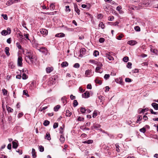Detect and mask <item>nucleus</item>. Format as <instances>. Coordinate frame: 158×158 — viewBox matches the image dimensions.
I'll list each match as a JSON object with an SVG mask.
<instances>
[{
    "label": "nucleus",
    "instance_id": "nucleus-56",
    "mask_svg": "<svg viewBox=\"0 0 158 158\" xmlns=\"http://www.w3.org/2000/svg\"><path fill=\"white\" fill-rule=\"evenodd\" d=\"M23 115V114L22 112L18 114V117L19 118H20L22 117Z\"/></svg>",
    "mask_w": 158,
    "mask_h": 158
},
{
    "label": "nucleus",
    "instance_id": "nucleus-49",
    "mask_svg": "<svg viewBox=\"0 0 158 158\" xmlns=\"http://www.w3.org/2000/svg\"><path fill=\"white\" fill-rule=\"evenodd\" d=\"M97 115V113L96 111H94L92 117L93 118H95Z\"/></svg>",
    "mask_w": 158,
    "mask_h": 158
},
{
    "label": "nucleus",
    "instance_id": "nucleus-46",
    "mask_svg": "<svg viewBox=\"0 0 158 158\" xmlns=\"http://www.w3.org/2000/svg\"><path fill=\"white\" fill-rule=\"evenodd\" d=\"M99 54V52L98 51L95 50L94 53V55L95 56H97Z\"/></svg>",
    "mask_w": 158,
    "mask_h": 158
},
{
    "label": "nucleus",
    "instance_id": "nucleus-64",
    "mask_svg": "<svg viewBox=\"0 0 158 158\" xmlns=\"http://www.w3.org/2000/svg\"><path fill=\"white\" fill-rule=\"evenodd\" d=\"M49 81H50V83H51L53 84V82H54V81L53 80V78L52 77H51L49 78Z\"/></svg>",
    "mask_w": 158,
    "mask_h": 158
},
{
    "label": "nucleus",
    "instance_id": "nucleus-51",
    "mask_svg": "<svg viewBox=\"0 0 158 158\" xmlns=\"http://www.w3.org/2000/svg\"><path fill=\"white\" fill-rule=\"evenodd\" d=\"M2 17L5 20H7L8 19V17L6 15L2 14Z\"/></svg>",
    "mask_w": 158,
    "mask_h": 158
},
{
    "label": "nucleus",
    "instance_id": "nucleus-12",
    "mask_svg": "<svg viewBox=\"0 0 158 158\" xmlns=\"http://www.w3.org/2000/svg\"><path fill=\"white\" fill-rule=\"evenodd\" d=\"M65 139L63 134H61L60 136V140L62 143L65 141Z\"/></svg>",
    "mask_w": 158,
    "mask_h": 158
},
{
    "label": "nucleus",
    "instance_id": "nucleus-25",
    "mask_svg": "<svg viewBox=\"0 0 158 158\" xmlns=\"http://www.w3.org/2000/svg\"><path fill=\"white\" fill-rule=\"evenodd\" d=\"M72 114V112H70L69 110H66V116L70 117Z\"/></svg>",
    "mask_w": 158,
    "mask_h": 158
},
{
    "label": "nucleus",
    "instance_id": "nucleus-17",
    "mask_svg": "<svg viewBox=\"0 0 158 158\" xmlns=\"http://www.w3.org/2000/svg\"><path fill=\"white\" fill-rule=\"evenodd\" d=\"M10 50L9 48L8 47H6L5 48V52L7 56H9L10 55V53L9 52Z\"/></svg>",
    "mask_w": 158,
    "mask_h": 158
},
{
    "label": "nucleus",
    "instance_id": "nucleus-21",
    "mask_svg": "<svg viewBox=\"0 0 158 158\" xmlns=\"http://www.w3.org/2000/svg\"><path fill=\"white\" fill-rule=\"evenodd\" d=\"M45 138L47 139L48 140H49L51 139V137L50 134L48 132H47L46 134Z\"/></svg>",
    "mask_w": 158,
    "mask_h": 158
},
{
    "label": "nucleus",
    "instance_id": "nucleus-1",
    "mask_svg": "<svg viewBox=\"0 0 158 158\" xmlns=\"http://www.w3.org/2000/svg\"><path fill=\"white\" fill-rule=\"evenodd\" d=\"M35 58L34 56H31L30 57H25V60L29 64L32 65L33 64V60Z\"/></svg>",
    "mask_w": 158,
    "mask_h": 158
},
{
    "label": "nucleus",
    "instance_id": "nucleus-57",
    "mask_svg": "<svg viewBox=\"0 0 158 158\" xmlns=\"http://www.w3.org/2000/svg\"><path fill=\"white\" fill-rule=\"evenodd\" d=\"M74 10L76 12L78 15H80V10L78 8L75 9Z\"/></svg>",
    "mask_w": 158,
    "mask_h": 158
},
{
    "label": "nucleus",
    "instance_id": "nucleus-40",
    "mask_svg": "<svg viewBox=\"0 0 158 158\" xmlns=\"http://www.w3.org/2000/svg\"><path fill=\"white\" fill-rule=\"evenodd\" d=\"M135 30L137 31H140V27L138 26H136L134 27Z\"/></svg>",
    "mask_w": 158,
    "mask_h": 158
},
{
    "label": "nucleus",
    "instance_id": "nucleus-26",
    "mask_svg": "<svg viewBox=\"0 0 158 158\" xmlns=\"http://www.w3.org/2000/svg\"><path fill=\"white\" fill-rule=\"evenodd\" d=\"M91 73V70L89 69L85 71V75L87 77Z\"/></svg>",
    "mask_w": 158,
    "mask_h": 158
},
{
    "label": "nucleus",
    "instance_id": "nucleus-34",
    "mask_svg": "<svg viewBox=\"0 0 158 158\" xmlns=\"http://www.w3.org/2000/svg\"><path fill=\"white\" fill-rule=\"evenodd\" d=\"M2 93L4 95H6L7 94V91L5 89H2Z\"/></svg>",
    "mask_w": 158,
    "mask_h": 158
},
{
    "label": "nucleus",
    "instance_id": "nucleus-59",
    "mask_svg": "<svg viewBox=\"0 0 158 158\" xmlns=\"http://www.w3.org/2000/svg\"><path fill=\"white\" fill-rule=\"evenodd\" d=\"M66 7V11H69V12H70L71 10L69 8V6H67L65 7Z\"/></svg>",
    "mask_w": 158,
    "mask_h": 158
},
{
    "label": "nucleus",
    "instance_id": "nucleus-44",
    "mask_svg": "<svg viewBox=\"0 0 158 158\" xmlns=\"http://www.w3.org/2000/svg\"><path fill=\"white\" fill-rule=\"evenodd\" d=\"M27 76L26 75V74L25 73H24L22 75V79H26L27 78Z\"/></svg>",
    "mask_w": 158,
    "mask_h": 158
},
{
    "label": "nucleus",
    "instance_id": "nucleus-54",
    "mask_svg": "<svg viewBox=\"0 0 158 158\" xmlns=\"http://www.w3.org/2000/svg\"><path fill=\"white\" fill-rule=\"evenodd\" d=\"M99 40V42L102 43L105 41V39L103 38H100Z\"/></svg>",
    "mask_w": 158,
    "mask_h": 158
},
{
    "label": "nucleus",
    "instance_id": "nucleus-8",
    "mask_svg": "<svg viewBox=\"0 0 158 158\" xmlns=\"http://www.w3.org/2000/svg\"><path fill=\"white\" fill-rule=\"evenodd\" d=\"M127 44L131 45H134L137 44V42L136 41L133 40H131L128 41Z\"/></svg>",
    "mask_w": 158,
    "mask_h": 158
},
{
    "label": "nucleus",
    "instance_id": "nucleus-10",
    "mask_svg": "<svg viewBox=\"0 0 158 158\" xmlns=\"http://www.w3.org/2000/svg\"><path fill=\"white\" fill-rule=\"evenodd\" d=\"M31 56H34L33 54V52L31 51H29L27 52L25 57H30Z\"/></svg>",
    "mask_w": 158,
    "mask_h": 158
},
{
    "label": "nucleus",
    "instance_id": "nucleus-43",
    "mask_svg": "<svg viewBox=\"0 0 158 158\" xmlns=\"http://www.w3.org/2000/svg\"><path fill=\"white\" fill-rule=\"evenodd\" d=\"M139 131L141 132L144 133L146 131V129L145 127H143L141 129H139Z\"/></svg>",
    "mask_w": 158,
    "mask_h": 158
},
{
    "label": "nucleus",
    "instance_id": "nucleus-7",
    "mask_svg": "<svg viewBox=\"0 0 158 158\" xmlns=\"http://www.w3.org/2000/svg\"><path fill=\"white\" fill-rule=\"evenodd\" d=\"M19 1H20V0H9V1H8V2H7V3H8V5H10L14 3H16Z\"/></svg>",
    "mask_w": 158,
    "mask_h": 158
},
{
    "label": "nucleus",
    "instance_id": "nucleus-15",
    "mask_svg": "<svg viewBox=\"0 0 158 158\" xmlns=\"http://www.w3.org/2000/svg\"><path fill=\"white\" fill-rule=\"evenodd\" d=\"M82 142L84 143H87L88 144H89L92 143L93 142V141L92 140L89 139L84 141H83Z\"/></svg>",
    "mask_w": 158,
    "mask_h": 158
},
{
    "label": "nucleus",
    "instance_id": "nucleus-45",
    "mask_svg": "<svg viewBox=\"0 0 158 158\" xmlns=\"http://www.w3.org/2000/svg\"><path fill=\"white\" fill-rule=\"evenodd\" d=\"M64 127H61L60 129V133L63 134L64 132Z\"/></svg>",
    "mask_w": 158,
    "mask_h": 158
},
{
    "label": "nucleus",
    "instance_id": "nucleus-14",
    "mask_svg": "<svg viewBox=\"0 0 158 158\" xmlns=\"http://www.w3.org/2000/svg\"><path fill=\"white\" fill-rule=\"evenodd\" d=\"M32 154L33 158H35L36 157V152L35 150L33 148L32 150Z\"/></svg>",
    "mask_w": 158,
    "mask_h": 158
},
{
    "label": "nucleus",
    "instance_id": "nucleus-33",
    "mask_svg": "<svg viewBox=\"0 0 158 158\" xmlns=\"http://www.w3.org/2000/svg\"><path fill=\"white\" fill-rule=\"evenodd\" d=\"M137 117L138 118L136 121V123H138L139 122L141 121L142 119V117L140 115H138Z\"/></svg>",
    "mask_w": 158,
    "mask_h": 158
},
{
    "label": "nucleus",
    "instance_id": "nucleus-19",
    "mask_svg": "<svg viewBox=\"0 0 158 158\" xmlns=\"http://www.w3.org/2000/svg\"><path fill=\"white\" fill-rule=\"evenodd\" d=\"M100 126L99 124H94V125L92 127V129H98L100 127Z\"/></svg>",
    "mask_w": 158,
    "mask_h": 158
},
{
    "label": "nucleus",
    "instance_id": "nucleus-28",
    "mask_svg": "<svg viewBox=\"0 0 158 158\" xmlns=\"http://www.w3.org/2000/svg\"><path fill=\"white\" fill-rule=\"evenodd\" d=\"M101 68L100 67H97L95 69V72L97 73H102V72L100 71V69Z\"/></svg>",
    "mask_w": 158,
    "mask_h": 158
},
{
    "label": "nucleus",
    "instance_id": "nucleus-35",
    "mask_svg": "<svg viewBox=\"0 0 158 158\" xmlns=\"http://www.w3.org/2000/svg\"><path fill=\"white\" fill-rule=\"evenodd\" d=\"M98 26L99 27H101V28L102 29H104L105 27L104 25L103 24V23L102 22H101L98 25Z\"/></svg>",
    "mask_w": 158,
    "mask_h": 158
},
{
    "label": "nucleus",
    "instance_id": "nucleus-29",
    "mask_svg": "<svg viewBox=\"0 0 158 158\" xmlns=\"http://www.w3.org/2000/svg\"><path fill=\"white\" fill-rule=\"evenodd\" d=\"M80 110L82 114L84 113L86 111V110L85 109V108L82 107H80Z\"/></svg>",
    "mask_w": 158,
    "mask_h": 158
},
{
    "label": "nucleus",
    "instance_id": "nucleus-36",
    "mask_svg": "<svg viewBox=\"0 0 158 158\" xmlns=\"http://www.w3.org/2000/svg\"><path fill=\"white\" fill-rule=\"evenodd\" d=\"M23 94L25 95L27 97H29V95L28 94V91L27 90H24L23 91Z\"/></svg>",
    "mask_w": 158,
    "mask_h": 158
},
{
    "label": "nucleus",
    "instance_id": "nucleus-53",
    "mask_svg": "<svg viewBox=\"0 0 158 158\" xmlns=\"http://www.w3.org/2000/svg\"><path fill=\"white\" fill-rule=\"evenodd\" d=\"M115 146H116V151L118 152H120V149L119 148V146L118 145L116 144Z\"/></svg>",
    "mask_w": 158,
    "mask_h": 158
},
{
    "label": "nucleus",
    "instance_id": "nucleus-30",
    "mask_svg": "<svg viewBox=\"0 0 158 158\" xmlns=\"http://www.w3.org/2000/svg\"><path fill=\"white\" fill-rule=\"evenodd\" d=\"M50 123V122L48 120H45L44 121L43 124L45 126L48 125Z\"/></svg>",
    "mask_w": 158,
    "mask_h": 158
},
{
    "label": "nucleus",
    "instance_id": "nucleus-48",
    "mask_svg": "<svg viewBox=\"0 0 158 158\" xmlns=\"http://www.w3.org/2000/svg\"><path fill=\"white\" fill-rule=\"evenodd\" d=\"M132 63L131 62H129L127 63V68L131 69V68Z\"/></svg>",
    "mask_w": 158,
    "mask_h": 158
},
{
    "label": "nucleus",
    "instance_id": "nucleus-60",
    "mask_svg": "<svg viewBox=\"0 0 158 158\" xmlns=\"http://www.w3.org/2000/svg\"><path fill=\"white\" fill-rule=\"evenodd\" d=\"M102 66H103L102 64L100 62H99L98 63V64H97V67H100L101 68H102Z\"/></svg>",
    "mask_w": 158,
    "mask_h": 158
},
{
    "label": "nucleus",
    "instance_id": "nucleus-2",
    "mask_svg": "<svg viewBox=\"0 0 158 158\" xmlns=\"http://www.w3.org/2000/svg\"><path fill=\"white\" fill-rule=\"evenodd\" d=\"M23 59L22 58L21 56H19L18 58L17 61V64L19 66L22 67L23 65L22 63Z\"/></svg>",
    "mask_w": 158,
    "mask_h": 158
},
{
    "label": "nucleus",
    "instance_id": "nucleus-27",
    "mask_svg": "<svg viewBox=\"0 0 158 158\" xmlns=\"http://www.w3.org/2000/svg\"><path fill=\"white\" fill-rule=\"evenodd\" d=\"M60 106L59 105H57V106H55L54 108V110L55 111H57L60 108Z\"/></svg>",
    "mask_w": 158,
    "mask_h": 158
},
{
    "label": "nucleus",
    "instance_id": "nucleus-39",
    "mask_svg": "<svg viewBox=\"0 0 158 158\" xmlns=\"http://www.w3.org/2000/svg\"><path fill=\"white\" fill-rule=\"evenodd\" d=\"M129 60V57L127 56H125L123 59V60L125 62H127Z\"/></svg>",
    "mask_w": 158,
    "mask_h": 158
},
{
    "label": "nucleus",
    "instance_id": "nucleus-55",
    "mask_svg": "<svg viewBox=\"0 0 158 158\" xmlns=\"http://www.w3.org/2000/svg\"><path fill=\"white\" fill-rule=\"evenodd\" d=\"M110 76L109 74H106L104 76V78L106 79L107 80L110 77Z\"/></svg>",
    "mask_w": 158,
    "mask_h": 158
},
{
    "label": "nucleus",
    "instance_id": "nucleus-37",
    "mask_svg": "<svg viewBox=\"0 0 158 158\" xmlns=\"http://www.w3.org/2000/svg\"><path fill=\"white\" fill-rule=\"evenodd\" d=\"M16 45L17 47L18 48L20 49H22V48L21 46L20 45V44L19 42H17L16 43Z\"/></svg>",
    "mask_w": 158,
    "mask_h": 158
},
{
    "label": "nucleus",
    "instance_id": "nucleus-62",
    "mask_svg": "<svg viewBox=\"0 0 158 158\" xmlns=\"http://www.w3.org/2000/svg\"><path fill=\"white\" fill-rule=\"evenodd\" d=\"M125 81L126 82H131V79L129 78H127L125 79Z\"/></svg>",
    "mask_w": 158,
    "mask_h": 158
},
{
    "label": "nucleus",
    "instance_id": "nucleus-4",
    "mask_svg": "<svg viewBox=\"0 0 158 158\" xmlns=\"http://www.w3.org/2000/svg\"><path fill=\"white\" fill-rule=\"evenodd\" d=\"M105 56L110 60H114V58L112 56L110 52L106 53Z\"/></svg>",
    "mask_w": 158,
    "mask_h": 158
},
{
    "label": "nucleus",
    "instance_id": "nucleus-50",
    "mask_svg": "<svg viewBox=\"0 0 158 158\" xmlns=\"http://www.w3.org/2000/svg\"><path fill=\"white\" fill-rule=\"evenodd\" d=\"M73 67L75 68H78L80 67V64L78 63H75L74 64Z\"/></svg>",
    "mask_w": 158,
    "mask_h": 158
},
{
    "label": "nucleus",
    "instance_id": "nucleus-38",
    "mask_svg": "<svg viewBox=\"0 0 158 158\" xmlns=\"http://www.w3.org/2000/svg\"><path fill=\"white\" fill-rule=\"evenodd\" d=\"M73 104L74 107H76L78 105V103L77 100H74Z\"/></svg>",
    "mask_w": 158,
    "mask_h": 158
},
{
    "label": "nucleus",
    "instance_id": "nucleus-32",
    "mask_svg": "<svg viewBox=\"0 0 158 158\" xmlns=\"http://www.w3.org/2000/svg\"><path fill=\"white\" fill-rule=\"evenodd\" d=\"M95 81L96 83L100 85H101L102 82L101 80H99L97 78L95 79Z\"/></svg>",
    "mask_w": 158,
    "mask_h": 158
},
{
    "label": "nucleus",
    "instance_id": "nucleus-23",
    "mask_svg": "<svg viewBox=\"0 0 158 158\" xmlns=\"http://www.w3.org/2000/svg\"><path fill=\"white\" fill-rule=\"evenodd\" d=\"M67 98L64 97L61 98V100L62 101L63 103L64 104V105H65L67 103Z\"/></svg>",
    "mask_w": 158,
    "mask_h": 158
},
{
    "label": "nucleus",
    "instance_id": "nucleus-9",
    "mask_svg": "<svg viewBox=\"0 0 158 158\" xmlns=\"http://www.w3.org/2000/svg\"><path fill=\"white\" fill-rule=\"evenodd\" d=\"M53 70V68L52 67H48L46 68V72L47 73H50Z\"/></svg>",
    "mask_w": 158,
    "mask_h": 158
},
{
    "label": "nucleus",
    "instance_id": "nucleus-20",
    "mask_svg": "<svg viewBox=\"0 0 158 158\" xmlns=\"http://www.w3.org/2000/svg\"><path fill=\"white\" fill-rule=\"evenodd\" d=\"M12 148H16L18 146V145L17 143L15 142L14 141H13L12 142Z\"/></svg>",
    "mask_w": 158,
    "mask_h": 158
},
{
    "label": "nucleus",
    "instance_id": "nucleus-22",
    "mask_svg": "<svg viewBox=\"0 0 158 158\" xmlns=\"http://www.w3.org/2000/svg\"><path fill=\"white\" fill-rule=\"evenodd\" d=\"M103 8L104 9L105 11L107 13V14L109 13V7L107 6L106 5L103 6Z\"/></svg>",
    "mask_w": 158,
    "mask_h": 158
},
{
    "label": "nucleus",
    "instance_id": "nucleus-13",
    "mask_svg": "<svg viewBox=\"0 0 158 158\" xmlns=\"http://www.w3.org/2000/svg\"><path fill=\"white\" fill-rule=\"evenodd\" d=\"M65 36V35L63 33H60L56 35L55 36L58 37H62Z\"/></svg>",
    "mask_w": 158,
    "mask_h": 158
},
{
    "label": "nucleus",
    "instance_id": "nucleus-58",
    "mask_svg": "<svg viewBox=\"0 0 158 158\" xmlns=\"http://www.w3.org/2000/svg\"><path fill=\"white\" fill-rule=\"evenodd\" d=\"M84 118L82 117H79L78 118V121H83L84 120Z\"/></svg>",
    "mask_w": 158,
    "mask_h": 158
},
{
    "label": "nucleus",
    "instance_id": "nucleus-47",
    "mask_svg": "<svg viewBox=\"0 0 158 158\" xmlns=\"http://www.w3.org/2000/svg\"><path fill=\"white\" fill-rule=\"evenodd\" d=\"M148 110V108H146L144 109H142L141 111L139 112V114H140L141 113H144L145 111H147Z\"/></svg>",
    "mask_w": 158,
    "mask_h": 158
},
{
    "label": "nucleus",
    "instance_id": "nucleus-42",
    "mask_svg": "<svg viewBox=\"0 0 158 158\" xmlns=\"http://www.w3.org/2000/svg\"><path fill=\"white\" fill-rule=\"evenodd\" d=\"M47 108H48V106H44V107H43L42 108H41L40 109V110L41 112L43 111V112L44 113L45 112L44 110L46 109Z\"/></svg>",
    "mask_w": 158,
    "mask_h": 158
},
{
    "label": "nucleus",
    "instance_id": "nucleus-24",
    "mask_svg": "<svg viewBox=\"0 0 158 158\" xmlns=\"http://www.w3.org/2000/svg\"><path fill=\"white\" fill-rule=\"evenodd\" d=\"M8 34V31L6 30H3L1 32V34L3 35H6Z\"/></svg>",
    "mask_w": 158,
    "mask_h": 158
},
{
    "label": "nucleus",
    "instance_id": "nucleus-5",
    "mask_svg": "<svg viewBox=\"0 0 158 158\" xmlns=\"http://www.w3.org/2000/svg\"><path fill=\"white\" fill-rule=\"evenodd\" d=\"M86 49L85 48H81L80 50V56L82 57L83 55L85 54L86 53Z\"/></svg>",
    "mask_w": 158,
    "mask_h": 158
},
{
    "label": "nucleus",
    "instance_id": "nucleus-61",
    "mask_svg": "<svg viewBox=\"0 0 158 158\" xmlns=\"http://www.w3.org/2000/svg\"><path fill=\"white\" fill-rule=\"evenodd\" d=\"M114 17L113 16H111L108 17V20L109 21H112L113 20Z\"/></svg>",
    "mask_w": 158,
    "mask_h": 158
},
{
    "label": "nucleus",
    "instance_id": "nucleus-3",
    "mask_svg": "<svg viewBox=\"0 0 158 158\" xmlns=\"http://www.w3.org/2000/svg\"><path fill=\"white\" fill-rule=\"evenodd\" d=\"M40 32L44 36H45L47 35L48 32V31L45 29H40Z\"/></svg>",
    "mask_w": 158,
    "mask_h": 158
},
{
    "label": "nucleus",
    "instance_id": "nucleus-18",
    "mask_svg": "<svg viewBox=\"0 0 158 158\" xmlns=\"http://www.w3.org/2000/svg\"><path fill=\"white\" fill-rule=\"evenodd\" d=\"M68 64H69L67 62L64 61L62 63L61 66L62 67H65L68 66Z\"/></svg>",
    "mask_w": 158,
    "mask_h": 158
},
{
    "label": "nucleus",
    "instance_id": "nucleus-16",
    "mask_svg": "<svg viewBox=\"0 0 158 158\" xmlns=\"http://www.w3.org/2000/svg\"><path fill=\"white\" fill-rule=\"evenodd\" d=\"M6 107L8 113H12L13 112L14 110L13 109H12L10 107L6 106Z\"/></svg>",
    "mask_w": 158,
    "mask_h": 158
},
{
    "label": "nucleus",
    "instance_id": "nucleus-41",
    "mask_svg": "<svg viewBox=\"0 0 158 158\" xmlns=\"http://www.w3.org/2000/svg\"><path fill=\"white\" fill-rule=\"evenodd\" d=\"M39 149L40 152H43L44 150V147L41 145L39 146Z\"/></svg>",
    "mask_w": 158,
    "mask_h": 158
},
{
    "label": "nucleus",
    "instance_id": "nucleus-52",
    "mask_svg": "<svg viewBox=\"0 0 158 158\" xmlns=\"http://www.w3.org/2000/svg\"><path fill=\"white\" fill-rule=\"evenodd\" d=\"M58 123H55L53 124V127L54 129H55L58 127Z\"/></svg>",
    "mask_w": 158,
    "mask_h": 158
},
{
    "label": "nucleus",
    "instance_id": "nucleus-31",
    "mask_svg": "<svg viewBox=\"0 0 158 158\" xmlns=\"http://www.w3.org/2000/svg\"><path fill=\"white\" fill-rule=\"evenodd\" d=\"M24 36H25V38H26V39L25 40H27L30 41V39L29 38V35L28 34H25L24 33Z\"/></svg>",
    "mask_w": 158,
    "mask_h": 158
},
{
    "label": "nucleus",
    "instance_id": "nucleus-11",
    "mask_svg": "<svg viewBox=\"0 0 158 158\" xmlns=\"http://www.w3.org/2000/svg\"><path fill=\"white\" fill-rule=\"evenodd\" d=\"M152 106L153 107L154 109L156 110H158V104L155 103H152Z\"/></svg>",
    "mask_w": 158,
    "mask_h": 158
},
{
    "label": "nucleus",
    "instance_id": "nucleus-6",
    "mask_svg": "<svg viewBox=\"0 0 158 158\" xmlns=\"http://www.w3.org/2000/svg\"><path fill=\"white\" fill-rule=\"evenodd\" d=\"M90 94L89 91H86L85 93L82 94V97L83 98H87L89 97Z\"/></svg>",
    "mask_w": 158,
    "mask_h": 158
},
{
    "label": "nucleus",
    "instance_id": "nucleus-63",
    "mask_svg": "<svg viewBox=\"0 0 158 158\" xmlns=\"http://www.w3.org/2000/svg\"><path fill=\"white\" fill-rule=\"evenodd\" d=\"M0 158H7V156L3 154H0Z\"/></svg>",
    "mask_w": 158,
    "mask_h": 158
}]
</instances>
